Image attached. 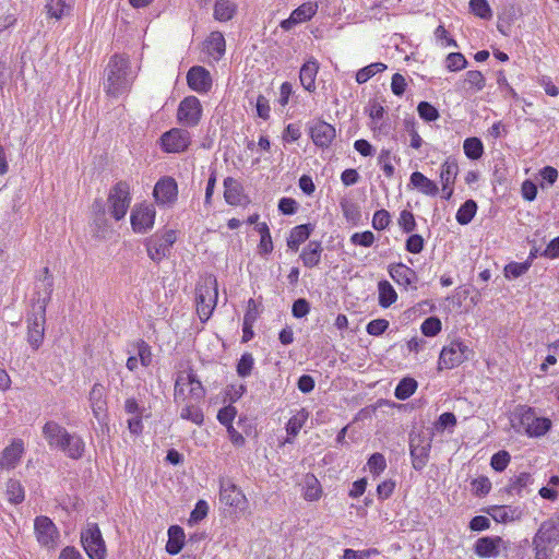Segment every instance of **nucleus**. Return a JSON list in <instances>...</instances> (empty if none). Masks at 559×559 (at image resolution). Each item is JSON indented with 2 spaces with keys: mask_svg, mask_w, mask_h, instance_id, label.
Here are the masks:
<instances>
[{
  "mask_svg": "<svg viewBox=\"0 0 559 559\" xmlns=\"http://www.w3.org/2000/svg\"><path fill=\"white\" fill-rule=\"evenodd\" d=\"M44 278L36 284L37 299L32 306V311L27 316V342L31 347L37 350L44 341L46 324V307L51 298L53 280L49 269H44Z\"/></svg>",
  "mask_w": 559,
  "mask_h": 559,
  "instance_id": "f257e3e1",
  "label": "nucleus"
},
{
  "mask_svg": "<svg viewBox=\"0 0 559 559\" xmlns=\"http://www.w3.org/2000/svg\"><path fill=\"white\" fill-rule=\"evenodd\" d=\"M41 432L49 448L62 452L67 457L72 460L83 457L85 453V442L80 435L69 432L55 420H48L43 426Z\"/></svg>",
  "mask_w": 559,
  "mask_h": 559,
  "instance_id": "f03ea898",
  "label": "nucleus"
},
{
  "mask_svg": "<svg viewBox=\"0 0 559 559\" xmlns=\"http://www.w3.org/2000/svg\"><path fill=\"white\" fill-rule=\"evenodd\" d=\"M105 74L104 91L112 97L127 93L134 79L129 58L120 53L111 56L105 69Z\"/></svg>",
  "mask_w": 559,
  "mask_h": 559,
  "instance_id": "7ed1b4c3",
  "label": "nucleus"
},
{
  "mask_svg": "<svg viewBox=\"0 0 559 559\" xmlns=\"http://www.w3.org/2000/svg\"><path fill=\"white\" fill-rule=\"evenodd\" d=\"M217 282L213 276L206 277L202 284L197 287V312L202 322H206L217 302Z\"/></svg>",
  "mask_w": 559,
  "mask_h": 559,
  "instance_id": "20e7f679",
  "label": "nucleus"
},
{
  "mask_svg": "<svg viewBox=\"0 0 559 559\" xmlns=\"http://www.w3.org/2000/svg\"><path fill=\"white\" fill-rule=\"evenodd\" d=\"M130 186L127 181H118L111 187L107 197V206L115 221L122 219L131 204Z\"/></svg>",
  "mask_w": 559,
  "mask_h": 559,
  "instance_id": "39448f33",
  "label": "nucleus"
},
{
  "mask_svg": "<svg viewBox=\"0 0 559 559\" xmlns=\"http://www.w3.org/2000/svg\"><path fill=\"white\" fill-rule=\"evenodd\" d=\"M177 240V235L174 229H166L162 233H156L146 239L145 247L147 255L154 262L159 263L163 259L169 257L171 247Z\"/></svg>",
  "mask_w": 559,
  "mask_h": 559,
  "instance_id": "423d86ee",
  "label": "nucleus"
},
{
  "mask_svg": "<svg viewBox=\"0 0 559 559\" xmlns=\"http://www.w3.org/2000/svg\"><path fill=\"white\" fill-rule=\"evenodd\" d=\"M81 543L90 559H106L107 549L96 523H88L81 532Z\"/></svg>",
  "mask_w": 559,
  "mask_h": 559,
  "instance_id": "0eeeda50",
  "label": "nucleus"
},
{
  "mask_svg": "<svg viewBox=\"0 0 559 559\" xmlns=\"http://www.w3.org/2000/svg\"><path fill=\"white\" fill-rule=\"evenodd\" d=\"M409 449L412 456V464L416 471L423 469L429 459L431 450V437L424 433H411Z\"/></svg>",
  "mask_w": 559,
  "mask_h": 559,
  "instance_id": "6e6552de",
  "label": "nucleus"
},
{
  "mask_svg": "<svg viewBox=\"0 0 559 559\" xmlns=\"http://www.w3.org/2000/svg\"><path fill=\"white\" fill-rule=\"evenodd\" d=\"M471 349L462 342H451L444 346L439 356L441 368L452 369L468 359Z\"/></svg>",
  "mask_w": 559,
  "mask_h": 559,
  "instance_id": "1a4fd4ad",
  "label": "nucleus"
},
{
  "mask_svg": "<svg viewBox=\"0 0 559 559\" xmlns=\"http://www.w3.org/2000/svg\"><path fill=\"white\" fill-rule=\"evenodd\" d=\"M202 117V105L195 96L185 97L177 110L178 121L186 127H195Z\"/></svg>",
  "mask_w": 559,
  "mask_h": 559,
  "instance_id": "9d476101",
  "label": "nucleus"
},
{
  "mask_svg": "<svg viewBox=\"0 0 559 559\" xmlns=\"http://www.w3.org/2000/svg\"><path fill=\"white\" fill-rule=\"evenodd\" d=\"M219 500L239 511H245L248 507V500L242 490L229 479L221 480Z\"/></svg>",
  "mask_w": 559,
  "mask_h": 559,
  "instance_id": "9b49d317",
  "label": "nucleus"
},
{
  "mask_svg": "<svg viewBox=\"0 0 559 559\" xmlns=\"http://www.w3.org/2000/svg\"><path fill=\"white\" fill-rule=\"evenodd\" d=\"M162 146L168 153H180L188 148L191 142L189 131L174 128L165 132L162 138Z\"/></svg>",
  "mask_w": 559,
  "mask_h": 559,
  "instance_id": "f8f14e48",
  "label": "nucleus"
},
{
  "mask_svg": "<svg viewBox=\"0 0 559 559\" xmlns=\"http://www.w3.org/2000/svg\"><path fill=\"white\" fill-rule=\"evenodd\" d=\"M155 209L153 205L141 204L131 212V226L134 233L145 234L154 226Z\"/></svg>",
  "mask_w": 559,
  "mask_h": 559,
  "instance_id": "ddd939ff",
  "label": "nucleus"
},
{
  "mask_svg": "<svg viewBox=\"0 0 559 559\" xmlns=\"http://www.w3.org/2000/svg\"><path fill=\"white\" fill-rule=\"evenodd\" d=\"M459 175V165L455 158L448 157L440 167V181L442 185V198L450 200L453 195L454 185Z\"/></svg>",
  "mask_w": 559,
  "mask_h": 559,
  "instance_id": "4468645a",
  "label": "nucleus"
},
{
  "mask_svg": "<svg viewBox=\"0 0 559 559\" xmlns=\"http://www.w3.org/2000/svg\"><path fill=\"white\" fill-rule=\"evenodd\" d=\"M389 274L392 280L406 290H417V273L404 263H392L389 265Z\"/></svg>",
  "mask_w": 559,
  "mask_h": 559,
  "instance_id": "2eb2a0df",
  "label": "nucleus"
},
{
  "mask_svg": "<svg viewBox=\"0 0 559 559\" xmlns=\"http://www.w3.org/2000/svg\"><path fill=\"white\" fill-rule=\"evenodd\" d=\"M34 531L38 543L46 547H52L58 538V530L55 523L47 516H37L34 521Z\"/></svg>",
  "mask_w": 559,
  "mask_h": 559,
  "instance_id": "dca6fc26",
  "label": "nucleus"
},
{
  "mask_svg": "<svg viewBox=\"0 0 559 559\" xmlns=\"http://www.w3.org/2000/svg\"><path fill=\"white\" fill-rule=\"evenodd\" d=\"M309 134L313 143L319 147H329L335 139V129L332 124L317 120L310 123Z\"/></svg>",
  "mask_w": 559,
  "mask_h": 559,
  "instance_id": "f3484780",
  "label": "nucleus"
},
{
  "mask_svg": "<svg viewBox=\"0 0 559 559\" xmlns=\"http://www.w3.org/2000/svg\"><path fill=\"white\" fill-rule=\"evenodd\" d=\"M153 194L158 204H173L178 194L176 180L171 177H163L156 182Z\"/></svg>",
  "mask_w": 559,
  "mask_h": 559,
  "instance_id": "a211bd4d",
  "label": "nucleus"
},
{
  "mask_svg": "<svg viewBox=\"0 0 559 559\" xmlns=\"http://www.w3.org/2000/svg\"><path fill=\"white\" fill-rule=\"evenodd\" d=\"M187 83L198 93H207L212 87V76L205 68L194 66L187 73Z\"/></svg>",
  "mask_w": 559,
  "mask_h": 559,
  "instance_id": "6ab92c4d",
  "label": "nucleus"
},
{
  "mask_svg": "<svg viewBox=\"0 0 559 559\" xmlns=\"http://www.w3.org/2000/svg\"><path fill=\"white\" fill-rule=\"evenodd\" d=\"M318 11L316 2H305L295 9L290 16L281 22L284 31H290L295 25L309 21Z\"/></svg>",
  "mask_w": 559,
  "mask_h": 559,
  "instance_id": "aec40b11",
  "label": "nucleus"
},
{
  "mask_svg": "<svg viewBox=\"0 0 559 559\" xmlns=\"http://www.w3.org/2000/svg\"><path fill=\"white\" fill-rule=\"evenodd\" d=\"M521 424L523 425L526 433L531 437H539L545 435L551 426L547 418L536 417L531 411L523 414Z\"/></svg>",
  "mask_w": 559,
  "mask_h": 559,
  "instance_id": "412c9836",
  "label": "nucleus"
},
{
  "mask_svg": "<svg viewBox=\"0 0 559 559\" xmlns=\"http://www.w3.org/2000/svg\"><path fill=\"white\" fill-rule=\"evenodd\" d=\"M24 452V443L22 440H13L11 444L5 447L1 452L0 463L4 469H12L17 466Z\"/></svg>",
  "mask_w": 559,
  "mask_h": 559,
  "instance_id": "4be33fe9",
  "label": "nucleus"
},
{
  "mask_svg": "<svg viewBox=\"0 0 559 559\" xmlns=\"http://www.w3.org/2000/svg\"><path fill=\"white\" fill-rule=\"evenodd\" d=\"M319 68V62L313 57H310L300 68V83L302 87L310 93L316 91V78Z\"/></svg>",
  "mask_w": 559,
  "mask_h": 559,
  "instance_id": "5701e85b",
  "label": "nucleus"
},
{
  "mask_svg": "<svg viewBox=\"0 0 559 559\" xmlns=\"http://www.w3.org/2000/svg\"><path fill=\"white\" fill-rule=\"evenodd\" d=\"M409 183L420 193L428 197H436L439 192L437 183L419 171H414L411 175Z\"/></svg>",
  "mask_w": 559,
  "mask_h": 559,
  "instance_id": "b1692460",
  "label": "nucleus"
},
{
  "mask_svg": "<svg viewBox=\"0 0 559 559\" xmlns=\"http://www.w3.org/2000/svg\"><path fill=\"white\" fill-rule=\"evenodd\" d=\"M313 230L314 225L310 223L295 226L287 238V247L293 251H297L299 246L310 237Z\"/></svg>",
  "mask_w": 559,
  "mask_h": 559,
  "instance_id": "393cba45",
  "label": "nucleus"
},
{
  "mask_svg": "<svg viewBox=\"0 0 559 559\" xmlns=\"http://www.w3.org/2000/svg\"><path fill=\"white\" fill-rule=\"evenodd\" d=\"M90 403L94 416L99 419L106 412L105 388L100 383H95L90 392Z\"/></svg>",
  "mask_w": 559,
  "mask_h": 559,
  "instance_id": "a878e982",
  "label": "nucleus"
},
{
  "mask_svg": "<svg viewBox=\"0 0 559 559\" xmlns=\"http://www.w3.org/2000/svg\"><path fill=\"white\" fill-rule=\"evenodd\" d=\"M323 247L320 241H310L300 254V259L306 267L312 269L320 264Z\"/></svg>",
  "mask_w": 559,
  "mask_h": 559,
  "instance_id": "bb28decb",
  "label": "nucleus"
},
{
  "mask_svg": "<svg viewBox=\"0 0 559 559\" xmlns=\"http://www.w3.org/2000/svg\"><path fill=\"white\" fill-rule=\"evenodd\" d=\"M534 542L549 546L557 545L559 543V528L554 522H544L537 531Z\"/></svg>",
  "mask_w": 559,
  "mask_h": 559,
  "instance_id": "cd10ccee",
  "label": "nucleus"
},
{
  "mask_svg": "<svg viewBox=\"0 0 559 559\" xmlns=\"http://www.w3.org/2000/svg\"><path fill=\"white\" fill-rule=\"evenodd\" d=\"M533 484V478L530 473L523 472L510 479L507 487L509 495L524 496L530 492L528 487Z\"/></svg>",
  "mask_w": 559,
  "mask_h": 559,
  "instance_id": "c85d7f7f",
  "label": "nucleus"
},
{
  "mask_svg": "<svg viewBox=\"0 0 559 559\" xmlns=\"http://www.w3.org/2000/svg\"><path fill=\"white\" fill-rule=\"evenodd\" d=\"M502 543L501 537H481L475 544V552L481 557H493L498 555L499 545Z\"/></svg>",
  "mask_w": 559,
  "mask_h": 559,
  "instance_id": "c756f323",
  "label": "nucleus"
},
{
  "mask_svg": "<svg viewBox=\"0 0 559 559\" xmlns=\"http://www.w3.org/2000/svg\"><path fill=\"white\" fill-rule=\"evenodd\" d=\"M205 49L215 59L222 58L226 49L224 35L218 31L212 32L205 40Z\"/></svg>",
  "mask_w": 559,
  "mask_h": 559,
  "instance_id": "7c9ffc66",
  "label": "nucleus"
},
{
  "mask_svg": "<svg viewBox=\"0 0 559 559\" xmlns=\"http://www.w3.org/2000/svg\"><path fill=\"white\" fill-rule=\"evenodd\" d=\"M168 542L166 544V550L169 555H177L183 547L185 532L178 525H171L168 528Z\"/></svg>",
  "mask_w": 559,
  "mask_h": 559,
  "instance_id": "2f4dec72",
  "label": "nucleus"
},
{
  "mask_svg": "<svg viewBox=\"0 0 559 559\" xmlns=\"http://www.w3.org/2000/svg\"><path fill=\"white\" fill-rule=\"evenodd\" d=\"M488 514L499 523H507L520 518L521 512L516 508L508 506H493L488 510Z\"/></svg>",
  "mask_w": 559,
  "mask_h": 559,
  "instance_id": "473e14b6",
  "label": "nucleus"
},
{
  "mask_svg": "<svg viewBox=\"0 0 559 559\" xmlns=\"http://www.w3.org/2000/svg\"><path fill=\"white\" fill-rule=\"evenodd\" d=\"M237 11V4L231 0H217L214 5L213 16L216 21H230Z\"/></svg>",
  "mask_w": 559,
  "mask_h": 559,
  "instance_id": "72a5a7b5",
  "label": "nucleus"
},
{
  "mask_svg": "<svg viewBox=\"0 0 559 559\" xmlns=\"http://www.w3.org/2000/svg\"><path fill=\"white\" fill-rule=\"evenodd\" d=\"M224 198L230 205H238L241 202V186L231 177L224 180Z\"/></svg>",
  "mask_w": 559,
  "mask_h": 559,
  "instance_id": "f704fd0d",
  "label": "nucleus"
},
{
  "mask_svg": "<svg viewBox=\"0 0 559 559\" xmlns=\"http://www.w3.org/2000/svg\"><path fill=\"white\" fill-rule=\"evenodd\" d=\"M304 483V499L307 501L319 500L322 495V488L317 477L313 474H307Z\"/></svg>",
  "mask_w": 559,
  "mask_h": 559,
  "instance_id": "c9c22d12",
  "label": "nucleus"
},
{
  "mask_svg": "<svg viewBox=\"0 0 559 559\" xmlns=\"http://www.w3.org/2000/svg\"><path fill=\"white\" fill-rule=\"evenodd\" d=\"M379 305L382 308H389L397 299V294L393 286L385 280L378 283Z\"/></svg>",
  "mask_w": 559,
  "mask_h": 559,
  "instance_id": "e433bc0d",
  "label": "nucleus"
},
{
  "mask_svg": "<svg viewBox=\"0 0 559 559\" xmlns=\"http://www.w3.org/2000/svg\"><path fill=\"white\" fill-rule=\"evenodd\" d=\"M46 10L50 17L60 20L71 13V5L66 3L64 0H48Z\"/></svg>",
  "mask_w": 559,
  "mask_h": 559,
  "instance_id": "4c0bfd02",
  "label": "nucleus"
},
{
  "mask_svg": "<svg viewBox=\"0 0 559 559\" xmlns=\"http://www.w3.org/2000/svg\"><path fill=\"white\" fill-rule=\"evenodd\" d=\"M309 413L306 408L299 409L294 416H292L286 425V431L289 436L296 437L300 429L308 420Z\"/></svg>",
  "mask_w": 559,
  "mask_h": 559,
  "instance_id": "58836bf2",
  "label": "nucleus"
},
{
  "mask_svg": "<svg viewBox=\"0 0 559 559\" xmlns=\"http://www.w3.org/2000/svg\"><path fill=\"white\" fill-rule=\"evenodd\" d=\"M417 381L413 378H403L395 388L394 395L397 400L404 401L413 395L417 389Z\"/></svg>",
  "mask_w": 559,
  "mask_h": 559,
  "instance_id": "ea45409f",
  "label": "nucleus"
},
{
  "mask_svg": "<svg viewBox=\"0 0 559 559\" xmlns=\"http://www.w3.org/2000/svg\"><path fill=\"white\" fill-rule=\"evenodd\" d=\"M477 212V203L474 200L465 201L456 212V221L461 225H467L472 222Z\"/></svg>",
  "mask_w": 559,
  "mask_h": 559,
  "instance_id": "a19ab883",
  "label": "nucleus"
},
{
  "mask_svg": "<svg viewBox=\"0 0 559 559\" xmlns=\"http://www.w3.org/2000/svg\"><path fill=\"white\" fill-rule=\"evenodd\" d=\"M384 70H386V64L382 62L370 63L357 71L356 82L358 84H364L367 81H369L372 76H374L377 73H381Z\"/></svg>",
  "mask_w": 559,
  "mask_h": 559,
  "instance_id": "79ce46f5",
  "label": "nucleus"
},
{
  "mask_svg": "<svg viewBox=\"0 0 559 559\" xmlns=\"http://www.w3.org/2000/svg\"><path fill=\"white\" fill-rule=\"evenodd\" d=\"M464 154L469 159H479L484 154V145L478 138H467L463 143Z\"/></svg>",
  "mask_w": 559,
  "mask_h": 559,
  "instance_id": "37998d69",
  "label": "nucleus"
},
{
  "mask_svg": "<svg viewBox=\"0 0 559 559\" xmlns=\"http://www.w3.org/2000/svg\"><path fill=\"white\" fill-rule=\"evenodd\" d=\"M180 417L199 426L204 421V414L202 409L193 404H186L180 411Z\"/></svg>",
  "mask_w": 559,
  "mask_h": 559,
  "instance_id": "c03bdc74",
  "label": "nucleus"
},
{
  "mask_svg": "<svg viewBox=\"0 0 559 559\" xmlns=\"http://www.w3.org/2000/svg\"><path fill=\"white\" fill-rule=\"evenodd\" d=\"M7 495L11 503L19 504L24 500V488L19 480L10 479L7 485Z\"/></svg>",
  "mask_w": 559,
  "mask_h": 559,
  "instance_id": "a18cd8bd",
  "label": "nucleus"
},
{
  "mask_svg": "<svg viewBox=\"0 0 559 559\" xmlns=\"http://www.w3.org/2000/svg\"><path fill=\"white\" fill-rule=\"evenodd\" d=\"M91 227L95 237L106 238L109 233V224L106 214L94 215Z\"/></svg>",
  "mask_w": 559,
  "mask_h": 559,
  "instance_id": "49530a36",
  "label": "nucleus"
},
{
  "mask_svg": "<svg viewBox=\"0 0 559 559\" xmlns=\"http://www.w3.org/2000/svg\"><path fill=\"white\" fill-rule=\"evenodd\" d=\"M187 382L191 385V396L195 399L197 401H200L205 395V390L201 383V381L198 379L197 374L193 372L192 369H190L187 372Z\"/></svg>",
  "mask_w": 559,
  "mask_h": 559,
  "instance_id": "de8ad7c7",
  "label": "nucleus"
},
{
  "mask_svg": "<svg viewBox=\"0 0 559 559\" xmlns=\"http://www.w3.org/2000/svg\"><path fill=\"white\" fill-rule=\"evenodd\" d=\"M254 366V358L252 354L245 353L241 355L240 359L237 364V373L241 378H246L251 374V371Z\"/></svg>",
  "mask_w": 559,
  "mask_h": 559,
  "instance_id": "09e8293b",
  "label": "nucleus"
},
{
  "mask_svg": "<svg viewBox=\"0 0 559 559\" xmlns=\"http://www.w3.org/2000/svg\"><path fill=\"white\" fill-rule=\"evenodd\" d=\"M531 266V262H511L504 267V275L507 278H516L525 274Z\"/></svg>",
  "mask_w": 559,
  "mask_h": 559,
  "instance_id": "8fccbe9b",
  "label": "nucleus"
},
{
  "mask_svg": "<svg viewBox=\"0 0 559 559\" xmlns=\"http://www.w3.org/2000/svg\"><path fill=\"white\" fill-rule=\"evenodd\" d=\"M420 330L425 336H436L441 331V321L437 317H429L421 323Z\"/></svg>",
  "mask_w": 559,
  "mask_h": 559,
  "instance_id": "3c124183",
  "label": "nucleus"
},
{
  "mask_svg": "<svg viewBox=\"0 0 559 559\" xmlns=\"http://www.w3.org/2000/svg\"><path fill=\"white\" fill-rule=\"evenodd\" d=\"M418 115L425 121L431 122L439 118L438 109L428 102H420L417 106Z\"/></svg>",
  "mask_w": 559,
  "mask_h": 559,
  "instance_id": "603ef678",
  "label": "nucleus"
},
{
  "mask_svg": "<svg viewBox=\"0 0 559 559\" xmlns=\"http://www.w3.org/2000/svg\"><path fill=\"white\" fill-rule=\"evenodd\" d=\"M469 8L472 12L485 20H489L491 17V9L486 0H471Z\"/></svg>",
  "mask_w": 559,
  "mask_h": 559,
  "instance_id": "864d4df0",
  "label": "nucleus"
},
{
  "mask_svg": "<svg viewBox=\"0 0 559 559\" xmlns=\"http://www.w3.org/2000/svg\"><path fill=\"white\" fill-rule=\"evenodd\" d=\"M367 465L370 473L378 476L385 469L386 461L383 454L377 452L369 457Z\"/></svg>",
  "mask_w": 559,
  "mask_h": 559,
  "instance_id": "5fc2aeb1",
  "label": "nucleus"
},
{
  "mask_svg": "<svg viewBox=\"0 0 559 559\" xmlns=\"http://www.w3.org/2000/svg\"><path fill=\"white\" fill-rule=\"evenodd\" d=\"M511 456L509 452L501 450L491 456L490 465L497 472H503L510 463Z\"/></svg>",
  "mask_w": 559,
  "mask_h": 559,
  "instance_id": "6e6d98bb",
  "label": "nucleus"
},
{
  "mask_svg": "<svg viewBox=\"0 0 559 559\" xmlns=\"http://www.w3.org/2000/svg\"><path fill=\"white\" fill-rule=\"evenodd\" d=\"M467 61L461 52H451L447 57V68L450 71H459L466 67Z\"/></svg>",
  "mask_w": 559,
  "mask_h": 559,
  "instance_id": "4d7b16f0",
  "label": "nucleus"
},
{
  "mask_svg": "<svg viewBox=\"0 0 559 559\" xmlns=\"http://www.w3.org/2000/svg\"><path fill=\"white\" fill-rule=\"evenodd\" d=\"M390 222V213L386 210H378L372 217V227L377 230H383L389 226Z\"/></svg>",
  "mask_w": 559,
  "mask_h": 559,
  "instance_id": "13d9d810",
  "label": "nucleus"
},
{
  "mask_svg": "<svg viewBox=\"0 0 559 559\" xmlns=\"http://www.w3.org/2000/svg\"><path fill=\"white\" fill-rule=\"evenodd\" d=\"M350 242L355 246L370 247L374 242V235L370 230L355 233L350 236Z\"/></svg>",
  "mask_w": 559,
  "mask_h": 559,
  "instance_id": "bf43d9fd",
  "label": "nucleus"
},
{
  "mask_svg": "<svg viewBox=\"0 0 559 559\" xmlns=\"http://www.w3.org/2000/svg\"><path fill=\"white\" fill-rule=\"evenodd\" d=\"M388 328H389L388 320L374 319L367 324L366 331L369 335L379 336V335L383 334Z\"/></svg>",
  "mask_w": 559,
  "mask_h": 559,
  "instance_id": "052dcab7",
  "label": "nucleus"
},
{
  "mask_svg": "<svg viewBox=\"0 0 559 559\" xmlns=\"http://www.w3.org/2000/svg\"><path fill=\"white\" fill-rule=\"evenodd\" d=\"M237 409L233 405L225 406L218 411L217 419L225 427L233 425Z\"/></svg>",
  "mask_w": 559,
  "mask_h": 559,
  "instance_id": "680f3d73",
  "label": "nucleus"
},
{
  "mask_svg": "<svg viewBox=\"0 0 559 559\" xmlns=\"http://www.w3.org/2000/svg\"><path fill=\"white\" fill-rule=\"evenodd\" d=\"M466 83H468L472 87H475L476 91H481L485 87V78L480 71L471 70L466 73Z\"/></svg>",
  "mask_w": 559,
  "mask_h": 559,
  "instance_id": "e2e57ef3",
  "label": "nucleus"
},
{
  "mask_svg": "<svg viewBox=\"0 0 559 559\" xmlns=\"http://www.w3.org/2000/svg\"><path fill=\"white\" fill-rule=\"evenodd\" d=\"M491 489V483L487 477H478L472 481V490L477 496L487 495Z\"/></svg>",
  "mask_w": 559,
  "mask_h": 559,
  "instance_id": "0e129e2a",
  "label": "nucleus"
},
{
  "mask_svg": "<svg viewBox=\"0 0 559 559\" xmlns=\"http://www.w3.org/2000/svg\"><path fill=\"white\" fill-rule=\"evenodd\" d=\"M399 224L405 233H411L416 227V222L412 212L404 210L400 214Z\"/></svg>",
  "mask_w": 559,
  "mask_h": 559,
  "instance_id": "69168bd1",
  "label": "nucleus"
},
{
  "mask_svg": "<svg viewBox=\"0 0 559 559\" xmlns=\"http://www.w3.org/2000/svg\"><path fill=\"white\" fill-rule=\"evenodd\" d=\"M310 311V304L305 298H299L294 301L292 307V313L295 318H304Z\"/></svg>",
  "mask_w": 559,
  "mask_h": 559,
  "instance_id": "338daca9",
  "label": "nucleus"
},
{
  "mask_svg": "<svg viewBox=\"0 0 559 559\" xmlns=\"http://www.w3.org/2000/svg\"><path fill=\"white\" fill-rule=\"evenodd\" d=\"M209 511L207 503L204 500H200L197 502L194 509L192 510L190 514L189 522L190 523H198L199 521L203 520Z\"/></svg>",
  "mask_w": 559,
  "mask_h": 559,
  "instance_id": "774afa93",
  "label": "nucleus"
}]
</instances>
